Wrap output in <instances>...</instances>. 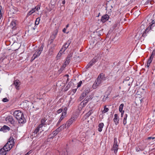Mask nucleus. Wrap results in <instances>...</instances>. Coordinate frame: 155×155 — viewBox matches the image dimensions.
<instances>
[{
	"instance_id": "nucleus-21",
	"label": "nucleus",
	"mask_w": 155,
	"mask_h": 155,
	"mask_svg": "<svg viewBox=\"0 0 155 155\" xmlns=\"http://www.w3.org/2000/svg\"><path fill=\"white\" fill-rule=\"evenodd\" d=\"M44 46V44L43 43L41 44V46L38 49L37 51L41 53V52L43 51Z\"/></svg>"
},
{
	"instance_id": "nucleus-20",
	"label": "nucleus",
	"mask_w": 155,
	"mask_h": 155,
	"mask_svg": "<svg viewBox=\"0 0 155 155\" xmlns=\"http://www.w3.org/2000/svg\"><path fill=\"white\" fill-rule=\"evenodd\" d=\"M61 131V129H60V128H58L55 131L53 132V133L54 135L56 136Z\"/></svg>"
},
{
	"instance_id": "nucleus-3",
	"label": "nucleus",
	"mask_w": 155,
	"mask_h": 155,
	"mask_svg": "<svg viewBox=\"0 0 155 155\" xmlns=\"http://www.w3.org/2000/svg\"><path fill=\"white\" fill-rule=\"evenodd\" d=\"M77 118V116L76 115H72L71 118L66 123V126H67V127H69L72 123L76 120Z\"/></svg>"
},
{
	"instance_id": "nucleus-30",
	"label": "nucleus",
	"mask_w": 155,
	"mask_h": 155,
	"mask_svg": "<svg viewBox=\"0 0 155 155\" xmlns=\"http://www.w3.org/2000/svg\"><path fill=\"white\" fill-rule=\"evenodd\" d=\"M41 54V53L40 52H39L37 50L35 52L33 55H34V56L35 57H37L40 55Z\"/></svg>"
},
{
	"instance_id": "nucleus-14",
	"label": "nucleus",
	"mask_w": 155,
	"mask_h": 155,
	"mask_svg": "<svg viewBox=\"0 0 155 155\" xmlns=\"http://www.w3.org/2000/svg\"><path fill=\"white\" fill-rule=\"evenodd\" d=\"M6 120H8L11 124H14L15 122L13 117L11 116H8L6 118Z\"/></svg>"
},
{
	"instance_id": "nucleus-11",
	"label": "nucleus",
	"mask_w": 155,
	"mask_h": 155,
	"mask_svg": "<svg viewBox=\"0 0 155 155\" xmlns=\"http://www.w3.org/2000/svg\"><path fill=\"white\" fill-rule=\"evenodd\" d=\"M10 129L9 127L6 125H4L1 128L0 131H3L4 132H6L8 131H9Z\"/></svg>"
},
{
	"instance_id": "nucleus-42",
	"label": "nucleus",
	"mask_w": 155,
	"mask_h": 155,
	"mask_svg": "<svg viewBox=\"0 0 155 155\" xmlns=\"http://www.w3.org/2000/svg\"><path fill=\"white\" fill-rule=\"evenodd\" d=\"M66 66H65L64 64V65L60 68V70L61 71H63L65 67H66Z\"/></svg>"
},
{
	"instance_id": "nucleus-60",
	"label": "nucleus",
	"mask_w": 155,
	"mask_h": 155,
	"mask_svg": "<svg viewBox=\"0 0 155 155\" xmlns=\"http://www.w3.org/2000/svg\"><path fill=\"white\" fill-rule=\"evenodd\" d=\"M150 4L153 5L154 3V1L153 0H150Z\"/></svg>"
},
{
	"instance_id": "nucleus-5",
	"label": "nucleus",
	"mask_w": 155,
	"mask_h": 155,
	"mask_svg": "<svg viewBox=\"0 0 155 155\" xmlns=\"http://www.w3.org/2000/svg\"><path fill=\"white\" fill-rule=\"evenodd\" d=\"M14 145L13 144L10 143V142H8L2 148L4 149L5 151H9L12 148Z\"/></svg>"
},
{
	"instance_id": "nucleus-58",
	"label": "nucleus",
	"mask_w": 155,
	"mask_h": 155,
	"mask_svg": "<svg viewBox=\"0 0 155 155\" xmlns=\"http://www.w3.org/2000/svg\"><path fill=\"white\" fill-rule=\"evenodd\" d=\"M120 112L121 113V117H122L123 116L124 111H122V112Z\"/></svg>"
},
{
	"instance_id": "nucleus-13",
	"label": "nucleus",
	"mask_w": 155,
	"mask_h": 155,
	"mask_svg": "<svg viewBox=\"0 0 155 155\" xmlns=\"http://www.w3.org/2000/svg\"><path fill=\"white\" fill-rule=\"evenodd\" d=\"M47 119L45 118L42 119L41 120V124L39 126V127H42L43 126H45V125H46L45 123Z\"/></svg>"
},
{
	"instance_id": "nucleus-1",
	"label": "nucleus",
	"mask_w": 155,
	"mask_h": 155,
	"mask_svg": "<svg viewBox=\"0 0 155 155\" xmlns=\"http://www.w3.org/2000/svg\"><path fill=\"white\" fill-rule=\"evenodd\" d=\"M13 115L18 120L19 123L23 124L25 122V119L23 113L19 110H16L13 113Z\"/></svg>"
},
{
	"instance_id": "nucleus-37",
	"label": "nucleus",
	"mask_w": 155,
	"mask_h": 155,
	"mask_svg": "<svg viewBox=\"0 0 155 155\" xmlns=\"http://www.w3.org/2000/svg\"><path fill=\"white\" fill-rule=\"evenodd\" d=\"M131 80H130V78L129 77H126L124 79V81H123V83L124 82H126L128 81H130Z\"/></svg>"
},
{
	"instance_id": "nucleus-47",
	"label": "nucleus",
	"mask_w": 155,
	"mask_h": 155,
	"mask_svg": "<svg viewBox=\"0 0 155 155\" xmlns=\"http://www.w3.org/2000/svg\"><path fill=\"white\" fill-rule=\"evenodd\" d=\"M155 55V51L154 50L152 52V54L150 56L151 57H152V58H153L154 56Z\"/></svg>"
},
{
	"instance_id": "nucleus-18",
	"label": "nucleus",
	"mask_w": 155,
	"mask_h": 155,
	"mask_svg": "<svg viewBox=\"0 0 155 155\" xmlns=\"http://www.w3.org/2000/svg\"><path fill=\"white\" fill-rule=\"evenodd\" d=\"M150 30L148 28H147L142 34V36L143 37H145L147 35V34L148 33Z\"/></svg>"
},
{
	"instance_id": "nucleus-46",
	"label": "nucleus",
	"mask_w": 155,
	"mask_h": 155,
	"mask_svg": "<svg viewBox=\"0 0 155 155\" xmlns=\"http://www.w3.org/2000/svg\"><path fill=\"white\" fill-rule=\"evenodd\" d=\"M89 98L86 97L83 101L87 104L89 101Z\"/></svg>"
},
{
	"instance_id": "nucleus-52",
	"label": "nucleus",
	"mask_w": 155,
	"mask_h": 155,
	"mask_svg": "<svg viewBox=\"0 0 155 155\" xmlns=\"http://www.w3.org/2000/svg\"><path fill=\"white\" fill-rule=\"evenodd\" d=\"M72 56V54H68L67 57V58H69L70 59H71V58Z\"/></svg>"
},
{
	"instance_id": "nucleus-39",
	"label": "nucleus",
	"mask_w": 155,
	"mask_h": 155,
	"mask_svg": "<svg viewBox=\"0 0 155 155\" xmlns=\"http://www.w3.org/2000/svg\"><path fill=\"white\" fill-rule=\"evenodd\" d=\"M92 66V65L89 63L86 66L85 68L86 69H87L88 68H90Z\"/></svg>"
},
{
	"instance_id": "nucleus-48",
	"label": "nucleus",
	"mask_w": 155,
	"mask_h": 155,
	"mask_svg": "<svg viewBox=\"0 0 155 155\" xmlns=\"http://www.w3.org/2000/svg\"><path fill=\"white\" fill-rule=\"evenodd\" d=\"M150 21H151V24L152 23H153L154 24L155 23V20L153 18H151V19H150L149 21L150 22Z\"/></svg>"
},
{
	"instance_id": "nucleus-56",
	"label": "nucleus",
	"mask_w": 155,
	"mask_h": 155,
	"mask_svg": "<svg viewBox=\"0 0 155 155\" xmlns=\"http://www.w3.org/2000/svg\"><path fill=\"white\" fill-rule=\"evenodd\" d=\"M37 58L36 57H35V56H34V55H33V56L32 57V58L31 59V61H33V60H35V58Z\"/></svg>"
},
{
	"instance_id": "nucleus-9",
	"label": "nucleus",
	"mask_w": 155,
	"mask_h": 155,
	"mask_svg": "<svg viewBox=\"0 0 155 155\" xmlns=\"http://www.w3.org/2000/svg\"><path fill=\"white\" fill-rule=\"evenodd\" d=\"M118 149V145L117 144V141L116 140H115V138H114V141L111 150H114V153H116L117 152Z\"/></svg>"
},
{
	"instance_id": "nucleus-7",
	"label": "nucleus",
	"mask_w": 155,
	"mask_h": 155,
	"mask_svg": "<svg viewBox=\"0 0 155 155\" xmlns=\"http://www.w3.org/2000/svg\"><path fill=\"white\" fill-rule=\"evenodd\" d=\"M71 42V40H68L66 43L63 45L62 48L61 49V51L64 52L68 48Z\"/></svg>"
},
{
	"instance_id": "nucleus-28",
	"label": "nucleus",
	"mask_w": 155,
	"mask_h": 155,
	"mask_svg": "<svg viewBox=\"0 0 155 155\" xmlns=\"http://www.w3.org/2000/svg\"><path fill=\"white\" fill-rule=\"evenodd\" d=\"M55 136L52 133V134H49L48 137V141H50V139H52Z\"/></svg>"
},
{
	"instance_id": "nucleus-12",
	"label": "nucleus",
	"mask_w": 155,
	"mask_h": 155,
	"mask_svg": "<svg viewBox=\"0 0 155 155\" xmlns=\"http://www.w3.org/2000/svg\"><path fill=\"white\" fill-rule=\"evenodd\" d=\"M109 18V15L107 14H106L102 16L101 20L104 23L107 21L108 19Z\"/></svg>"
},
{
	"instance_id": "nucleus-50",
	"label": "nucleus",
	"mask_w": 155,
	"mask_h": 155,
	"mask_svg": "<svg viewBox=\"0 0 155 155\" xmlns=\"http://www.w3.org/2000/svg\"><path fill=\"white\" fill-rule=\"evenodd\" d=\"M33 14L32 12L30 10L29 11L27 14V16H29Z\"/></svg>"
},
{
	"instance_id": "nucleus-63",
	"label": "nucleus",
	"mask_w": 155,
	"mask_h": 155,
	"mask_svg": "<svg viewBox=\"0 0 155 155\" xmlns=\"http://www.w3.org/2000/svg\"><path fill=\"white\" fill-rule=\"evenodd\" d=\"M67 110V108L66 107H65L64 108V112H66ZM67 113V112H66Z\"/></svg>"
},
{
	"instance_id": "nucleus-17",
	"label": "nucleus",
	"mask_w": 155,
	"mask_h": 155,
	"mask_svg": "<svg viewBox=\"0 0 155 155\" xmlns=\"http://www.w3.org/2000/svg\"><path fill=\"white\" fill-rule=\"evenodd\" d=\"M153 58L152 57H150L148 59L147 64V66L148 68H149L150 66V63L152 62Z\"/></svg>"
},
{
	"instance_id": "nucleus-54",
	"label": "nucleus",
	"mask_w": 155,
	"mask_h": 155,
	"mask_svg": "<svg viewBox=\"0 0 155 155\" xmlns=\"http://www.w3.org/2000/svg\"><path fill=\"white\" fill-rule=\"evenodd\" d=\"M127 124V120H123V124L125 125Z\"/></svg>"
},
{
	"instance_id": "nucleus-40",
	"label": "nucleus",
	"mask_w": 155,
	"mask_h": 155,
	"mask_svg": "<svg viewBox=\"0 0 155 155\" xmlns=\"http://www.w3.org/2000/svg\"><path fill=\"white\" fill-rule=\"evenodd\" d=\"M92 66V65L89 63L86 66L85 68L86 69H87L88 68H90Z\"/></svg>"
},
{
	"instance_id": "nucleus-51",
	"label": "nucleus",
	"mask_w": 155,
	"mask_h": 155,
	"mask_svg": "<svg viewBox=\"0 0 155 155\" xmlns=\"http://www.w3.org/2000/svg\"><path fill=\"white\" fill-rule=\"evenodd\" d=\"M150 3H151L150 0H148L145 3V5H148L149 4H150Z\"/></svg>"
},
{
	"instance_id": "nucleus-10",
	"label": "nucleus",
	"mask_w": 155,
	"mask_h": 155,
	"mask_svg": "<svg viewBox=\"0 0 155 155\" xmlns=\"http://www.w3.org/2000/svg\"><path fill=\"white\" fill-rule=\"evenodd\" d=\"M113 120L116 125H117L119 123V117L117 114H115L114 115V118L113 119Z\"/></svg>"
},
{
	"instance_id": "nucleus-2",
	"label": "nucleus",
	"mask_w": 155,
	"mask_h": 155,
	"mask_svg": "<svg viewBox=\"0 0 155 155\" xmlns=\"http://www.w3.org/2000/svg\"><path fill=\"white\" fill-rule=\"evenodd\" d=\"M106 79V78L103 73L99 74L93 84L92 87V88L94 89H96L103 81L105 80Z\"/></svg>"
},
{
	"instance_id": "nucleus-45",
	"label": "nucleus",
	"mask_w": 155,
	"mask_h": 155,
	"mask_svg": "<svg viewBox=\"0 0 155 155\" xmlns=\"http://www.w3.org/2000/svg\"><path fill=\"white\" fill-rule=\"evenodd\" d=\"M2 101L4 102H5L8 101V100L6 97H5L3 99Z\"/></svg>"
},
{
	"instance_id": "nucleus-38",
	"label": "nucleus",
	"mask_w": 155,
	"mask_h": 155,
	"mask_svg": "<svg viewBox=\"0 0 155 155\" xmlns=\"http://www.w3.org/2000/svg\"><path fill=\"white\" fill-rule=\"evenodd\" d=\"M50 45V48L52 49H53L55 46V45L54 44H53L52 43V44H51V45Z\"/></svg>"
},
{
	"instance_id": "nucleus-59",
	"label": "nucleus",
	"mask_w": 155,
	"mask_h": 155,
	"mask_svg": "<svg viewBox=\"0 0 155 155\" xmlns=\"http://www.w3.org/2000/svg\"><path fill=\"white\" fill-rule=\"evenodd\" d=\"M62 121V120H60V119H59V120L58 121L57 123V125L58 126V125L60 123V122Z\"/></svg>"
},
{
	"instance_id": "nucleus-26",
	"label": "nucleus",
	"mask_w": 155,
	"mask_h": 155,
	"mask_svg": "<svg viewBox=\"0 0 155 155\" xmlns=\"http://www.w3.org/2000/svg\"><path fill=\"white\" fill-rule=\"evenodd\" d=\"M93 111L92 110H91L88 112L86 114L85 116L87 117H88L92 113Z\"/></svg>"
},
{
	"instance_id": "nucleus-19",
	"label": "nucleus",
	"mask_w": 155,
	"mask_h": 155,
	"mask_svg": "<svg viewBox=\"0 0 155 155\" xmlns=\"http://www.w3.org/2000/svg\"><path fill=\"white\" fill-rule=\"evenodd\" d=\"M97 59L96 58H94L89 62L93 66L96 62L97 61Z\"/></svg>"
},
{
	"instance_id": "nucleus-44",
	"label": "nucleus",
	"mask_w": 155,
	"mask_h": 155,
	"mask_svg": "<svg viewBox=\"0 0 155 155\" xmlns=\"http://www.w3.org/2000/svg\"><path fill=\"white\" fill-rule=\"evenodd\" d=\"M35 8V9L36 10L38 11L40 9V7L39 5H37Z\"/></svg>"
},
{
	"instance_id": "nucleus-8",
	"label": "nucleus",
	"mask_w": 155,
	"mask_h": 155,
	"mask_svg": "<svg viewBox=\"0 0 155 155\" xmlns=\"http://www.w3.org/2000/svg\"><path fill=\"white\" fill-rule=\"evenodd\" d=\"M12 85L15 86L16 90H19L20 89L21 82L19 80L17 79L15 80Z\"/></svg>"
},
{
	"instance_id": "nucleus-33",
	"label": "nucleus",
	"mask_w": 155,
	"mask_h": 155,
	"mask_svg": "<svg viewBox=\"0 0 155 155\" xmlns=\"http://www.w3.org/2000/svg\"><path fill=\"white\" fill-rule=\"evenodd\" d=\"M124 106V104H121L120 106L119 107V111L120 112H122L123 110V108Z\"/></svg>"
},
{
	"instance_id": "nucleus-36",
	"label": "nucleus",
	"mask_w": 155,
	"mask_h": 155,
	"mask_svg": "<svg viewBox=\"0 0 155 155\" xmlns=\"http://www.w3.org/2000/svg\"><path fill=\"white\" fill-rule=\"evenodd\" d=\"M67 127V126H66V124L65 125L63 124L59 128H60V129H61V130H62L63 129H64V128Z\"/></svg>"
},
{
	"instance_id": "nucleus-22",
	"label": "nucleus",
	"mask_w": 155,
	"mask_h": 155,
	"mask_svg": "<svg viewBox=\"0 0 155 155\" xmlns=\"http://www.w3.org/2000/svg\"><path fill=\"white\" fill-rule=\"evenodd\" d=\"M67 113L66 112H63L61 114V116L60 118V120H62L65 117Z\"/></svg>"
},
{
	"instance_id": "nucleus-55",
	"label": "nucleus",
	"mask_w": 155,
	"mask_h": 155,
	"mask_svg": "<svg viewBox=\"0 0 155 155\" xmlns=\"http://www.w3.org/2000/svg\"><path fill=\"white\" fill-rule=\"evenodd\" d=\"M36 11V10L35 8H32L31 10V11L33 13H34Z\"/></svg>"
},
{
	"instance_id": "nucleus-23",
	"label": "nucleus",
	"mask_w": 155,
	"mask_h": 155,
	"mask_svg": "<svg viewBox=\"0 0 155 155\" xmlns=\"http://www.w3.org/2000/svg\"><path fill=\"white\" fill-rule=\"evenodd\" d=\"M86 104L87 103L85 102L84 101H83L81 103L79 107L82 108L85 106Z\"/></svg>"
},
{
	"instance_id": "nucleus-32",
	"label": "nucleus",
	"mask_w": 155,
	"mask_h": 155,
	"mask_svg": "<svg viewBox=\"0 0 155 155\" xmlns=\"http://www.w3.org/2000/svg\"><path fill=\"white\" fill-rule=\"evenodd\" d=\"M63 52L62 51H61V50L59 52L57 56H56V58L57 60H58L60 58V57L61 56L62 53H63Z\"/></svg>"
},
{
	"instance_id": "nucleus-15",
	"label": "nucleus",
	"mask_w": 155,
	"mask_h": 155,
	"mask_svg": "<svg viewBox=\"0 0 155 155\" xmlns=\"http://www.w3.org/2000/svg\"><path fill=\"white\" fill-rule=\"evenodd\" d=\"M154 27L155 28V23H152L147 28H148L149 30H152L153 31Z\"/></svg>"
},
{
	"instance_id": "nucleus-29",
	"label": "nucleus",
	"mask_w": 155,
	"mask_h": 155,
	"mask_svg": "<svg viewBox=\"0 0 155 155\" xmlns=\"http://www.w3.org/2000/svg\"><path fill=\"white\" fill-rule=\"evenodd\" d=\"M41 128V127H39V126L38 125V127L35 130L34 132V133L37 134L39 132L40 129Z\"/></svg>"
},
{
	"instance_id": "nucleus-35",
	"label": "nucleus",
	"mask_w": 155,
	"mask_h": 155,
	"mask_svg": "<svg viewBox=\"0 0 155 155\" xmlns=\"http://www.w3.org/2000/svg\"><path fill=\"white\" fill-rule=\"evenodd\" d=\"M8 142H10V143H11L13 144L14 145V139L12 137H10L9 139V140Z\"/></svg>"
},
{
	"instance_id": "nucleus-16",
	"label": "nucleus",
	"mask_w": 155,
	"mask_h": 155,
	"mask_svg": "<svg viewBox=\"0 0 155 155\" xmlns=\"http://www.w3.org/2000/svg\"><path fill=\"white\" fill-rule=\"evenodd\" d=\"M104 126V124L103 123H100L98 125V130L100 132H101L102 131V128H103Z\"/></svg>"
},
{
	"instance_id": "nucleus-57",
	"label": "nucleus",
	"mask_w": 155,
	"mask_h": 155,
	"mask_svg": "<svg viewBox=\"0 0 155 155\" xmlns=\"http://www.w3.org/2000/svg\"><path fill=\"white\" fill-rule=\"evenodd\" d=\"M77 90V89H73L72 90V91L74 93H75Z\"/></svg>"
},
{
	"instance_id": "nucleus-64",
	"label": "nucleus",
	"mask_w": 155,
	"mask_h": 155,
	"mask_svg": "<svg viewBox=\"0 0 155 155\" xmlns=\"http://www.w3.org/2000/svg\"><path fill=\"white\" fill-rule=\"evenodd\" d=\"M36 25H35V26L33 27V28H32V29L33 30H35V29L36 28Z\"/></svg>"
},
{
	"instance_id": "nucleus-62",
	"label": "nucleus",
	"mask_w": 155,
	"mask_h": 155,
	"mask_svg": "<svg viewBox=\"0 0 155 155\" xmlns=\"http://www.w3.org/2000/svg\"><path fill=\"white\" fill-rule=\"evenodd\" d=\"M66 30V28H64L63 29L62 31H63V32H64V33H65Z\"/></svg>"
},
{
	"instance_id": "nucleus-24",
	"label": "nucleus",
	"mask_w": 155,
	"mask_h": 155,
	"mask_svg": "<svg viewBox=\"0 0 155 155\" xmlns=\"http://www.w3.org/2000/svg\"><path fill=\"white\" fill-rule=\"evenodd\" d=\"M16 25V23L15 21H12L10 24L11 27H12V28H14L15 27Z\"/></svg>"
},
{
	"instance_id": "nucleus-43",
	"label": "nucleus",
	"mask_w": 155,
	"mask_h": 155,
	"mask_svg": "<svg viewBox=\"0 0 155 155\" xmlns=\"http://www.w3.org/2000/svg\"><path fill=\"white\" fill-rule=\"evenodd\" d=\"M131 81H132V80H131L130 81H127V82H125L126 83V84H127L128 85V86H130L131 84Z\"/></svg>"
},
{
	"instance_id": "nucleus-27",
	"label": "nucleus",
	"mask_w": 155,
	"mask_h": 155,
	"mask_svg": "<svg viewBox=\"0 0 155 155\" xmlns=\"http://www.w3.org/2000/svg\"><path fill=\"white\" fill-rule=\"evenodd\" d=\"M106 106H105L104 107V109L102 111L103 114L107 112L109 110V109L108 108L106 107Z\"/></svg>"
},
{
	"instance_id": "nucleus-41",
	"label": "nucleus",
	"mask_w": 155,
	"mask_h": 155,
	"mask_svg": "<svg viewBox=\"0 0 155 155\" xmlns=\"http://www.w3.org/2000/svg\"><path fill=\"white\" fill-rule=\"evenodd\" d=\"M82 83V81H79V82L78 83V84L77 86V88H78L81 87Z\"/></svg>"
},
{
	"instance_id": "nucleus-49",
	"label": "nucleus",
	"mask_w": 155,
	"mask_h": 155,
	"mask_svg": "<svg viewBox=\"0 0 155 155\" xmlns=\"http://www.w3.org/2000/svg\"><path fill=\"white\" fill-rule=\"evenodd\" d=\"M63 111V110L61 108H60L58 109L57 111V112L58 114H59L61 113Z\"/></svg>"
},
{
	"instance_id": "nucleus-6",
	"label": "nucleus",
	"mask_w": 155,
	"mask_h": 155,
	"mask_svg": "<svg viewBox=\"0 0 155 155\" xmlns=\"http://www.w3.org/2000/svg\"><path fill=\"white\" fill-rule=\"evenodd\" d=\"M90 92V89L88 88H86L81 94L80 97L79 98V100L80 101L83 100L85 97Z\"/></svg>"
},
{
	"instance_id": "nucleus-53",
	"label": "nucleus",
	"mask_w": 155,
	"mask_h": 155,
	"mask_svg": "<svg viewBox=\"0 0 155 155\" xmlns=\"http://www.w3.org/2000/svg\"><path fill=\"white\" fill-rule=\"evenodd\" d=\"M70 84H68V85L66 86V87L65 88V89H66V90H67L69 88H70Z\"/></svg>"
},
{
	"instance_id": "nucleus-25",
	"label": "nucleus",
	"mask_w": 155,
	"mask_h": 155,
	"mask_svg": "<svg viewBox=\"0 0 155 155\" xmlns=\"http://www.w3.org/2000/svg\"><path fill=\"white\" fill-rule=\"evenodd\" d=\"M6 152L2 148L0 149V155H6Z\"/></svg>"
},
{
	"instance_id": "nucleus-4",
	"label": "nucleus",
	"mask_w": 155,
	"mask_h": 155,
	"mask_svg": "<svg viewBox=\"0 0 155 155\" xmlns=\"http://www.w3.org/2000/svg\"><path fill=\"white\" fill-rule=\"evenodd\" d=\"M57 33L58 31L57 30H54L53 31L52 34L50 36V38L49 39L48 45H51V44H52L54 40L56 37Z\"/></svg>"
},
{
	"instance_id": "nucleus-31",
	"label": "nucleus",
	"mask_w": 155,
	"mask_h": 155,
	"mask_svg": "<svg viewBox=\"0 0 155 155\" xmlns=\"http://www.w3.org/2000/svg\"><path fill=\"white\" fill-rule=\"evenodd\" d=\"M70 60L71 59H70L69 58H67L66 59V60L64 63V64L65 66H66L69 64Z\"/></svg>"
},
{
	"instance_id": "nucleus-34",
	"label": "nucleus",
	"mask_w": 155,
	"mask_h": 155,
	"mask_svg": "<svg viewBox=\"0 0 155 155\" xmlns=\"http://www.w3.org/2000/svg\"><path fill=\"white\" fill-rule=\"evenodd\" d=\"M40 18L39 17L37 18L35 22V25H38L39 23Z\"/></svg>"
},
{
	"instance_id": "nucleus-61",
	"label": "nucleus",
	"mask_w": 155,
	"mask_h": 155,
	"mask_svg": "<svg viewBox=\"0 0 155 155\" xmlns=\"http://www.w3.org/2000/svg\"><path fill=\"white\" fill-rule=\"evenodd\" d=\"M62 155H67V152L66 151V152H64V153H63L61 154Z\"/></svg>"
}]
</instances>
